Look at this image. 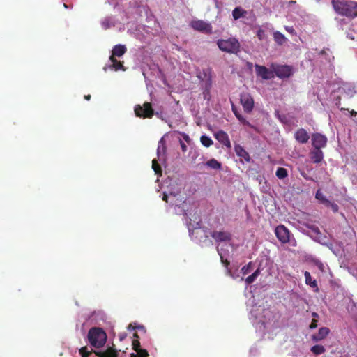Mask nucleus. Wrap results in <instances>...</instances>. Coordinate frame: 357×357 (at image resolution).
Returning a JSON list of instances; mask_svg holds the SVG:
<instances>
[{
    "instance_id": "1",
    "label": "nucleus",
    "mask_w": 357,
    "mask_h": 357,
    "mask_svg": "<svg viewBox=\"0 0 357 357\" xmlns=\"http://www.w3.org/2000/svg\"><path fill=\"white\" fill-rule=\"evenodd\" d=\"M335 12L350 19L357 17V1L351 0H331Z\"/></svg>"
},
{
    "instance_id": "2",
    "label": "nucleus",
    "mask_w": 357,
    "mask_h": 357,
    "mask_svg": "<svg viewBox=\"0 0 357 357\" xmlns=\"http://www.w3.org/2000/svg\"><path fill=\"white\" fill-rule=\"evenodd\" d=\"M88 339L93 347L101 348L105 344L107 335L102 328L93 327L89 331Z\"/></svg>"
},
{
    "instance_id": "3",
    "label": "nucleus",
    "mask_w": 357,
    "mask_h": 357,
    "mask_svg": "<svg viewBox=\"0 0 357 357\" xmlns=\"http://www.w3.org/2000/svg\"><path fill=\"white\" fill-rule=\"evenodd\" d=\"M217 45L221 51L230 54H237L241 47L238 40L234 38L220 39L217 41Z\"/></svg>"
},
{
    "instance_id": "4",
    "label": "nucleus",
    "mask_w": 357,
    "mask_h": 357,
    "mask_svg": "<svg viewBox=\"0 0 357 357\" xmlns=\"http://www.w3.org/2000/svg\"><path fill=\"white\" fill-rule=\"evenodd\" d=\"M135 114L139 118L150 119L154 115V110L150 102H144L143 105H137L135 107Z\"/></svg>"
},
{
    "instance_id": "5",
    "label": "nucleus",
    "mask_w": 357,
    "mask_h": 357,
    "mask_svg": "<svg viewBox=\"0 0 357 357\" xmlns=\"http://www.w3.org/2000/svg\"><path fill=\"white\" fill-rule=\"evenodd\" d=\"M273 74L280 79L289 78L293 74V68L288 65H276L272 66Z\"/></svg>"
},
{
    "instance_id": "6",
    "label": "nucleus",
    "mask_w": 357,
    "mask_h": 357,
    "mask_svg": "<svg viewBox=\"0 0 357 357\" xmlns=\"http://www.w3.org/2000/svg\"><path fill=\"white\" fill-rule=\"evenodd\" d=\"M190 26L194 30L200 32L211 33L212 31V26L211 24L201 20H192L190 22Z\"/></svg>"
},
{
    "instance_id": "7",
    "label": "nucleus",
    "mask_w": 357,
    "mask_h": 357,
    "mask_svg": "<svg viewBox=\"0 0 357 357\" xmlns=\"http://www.w3.org/2000/svg\"><path fill=\"white\" fill-rule=\"evenodd\" d=\"M240 101L245 112L250 113L252 111L254 100L250 93H245L241 94Z\"/></svg>"
},
{
    "instance_id": "8",
    "label": "nucleus",
    "mask_w": 357,
    "mask_h": 357,
    "mask_svg": "<svg viewBox=\"0 0 357 357\" xmlns=\"http://www.w3.org/2000/svg\"><path fill=\"white\" fill-rule=\"evenodd\" d=\"M275 233L282 243H286L289 241L290 237L289 231L284 225H278L275 229Z\"/></svg>"
},
{
    "instance_id": "9",
    "label": "nucleus",
    "mask_w": 357,
    "mask_h": 357,
    "mask_svg": "<svg viewBox=\"0 0 357 357\" xmlns=\"http://www.w3.org/2000/svg\"><path fill=\"white\" fill-rule=\"evenodd\" d=\"M211 236L218 243H228L231 239V234L226 231H213Z\"/></svg>"
},
{
    "instance_id": "10",
    "label": "nucleus",
    "mask_w": 357,
    "mask_h": 357,
    "mask_svg": "<svg viewBox=\"0 0 357 357\" xmlns=\"http://www.w3.org/2000/svg\"><path fill=\"white\" fill-rule=\"evenodd\" d=\"M255 68L257 75L263 79H270L274 77L273 70L258 64H256Z\"/></svg>"
},
{
    "instance_id": "11",
    "label": "nucleus",
    "mask_w": 357,
    "mask_h": 357,
    "mask_svg": "<svg viewBox=\"0 0 357 357\" xmlns=\"http://www.w3.org/2000/svg\"><path fill=\"white\" fill-rule=\"evenodd\" d=\"M312 142L314 149H321L326 146L327 138L324 135L315 133L312 135Z\"/></svg>"
},
{
    "instance_id": "12",
    "label": "nucleus",
    "mask_w": 357,
    "mask_h": 357,
    "mask_svg": "<svg viewBox=\"0 0 357 357\" xmlns=\"http://www.w3.org/2000/svg\"><path fill=\"white\" fill-rule=\"evenodd\" d=\"M215 138L222 145L231 149V144L227 133L223 130H219L214 133Z\"/></svg>"
},
{
    "instance_id": "13",
    "label": "nucleus",
    "mask_w": 357,
    "mask_h": 357,
    "mask_svg": "<svg viewBox=\"0 0 357 357\" xmlns=\"http://www.w3.org/2000/svg\"><path fill=\"white\" fill-rule=\"evenodd\" d=\"M294 138L300 144H306L310 139V135L304 128H299L295 132Z\"/></svg>"
},
{
    "instance_id": "14",
    "label": "nucleus",
    "mask_w": 357,
    "mask_h": 357,
    "mask_svg": "<svg viewBox=\"0 0 357 357\" xmlns=\"http://www.w3.org/2000/svg\"><path fill=\"white\" fill-rule=\"evenodd\" d=\"M311 160L314 163H319L324 158V153L321 149H313L309 153Z\"/></svg>"
},
{
    "instance_id": "15",
    "label": "nucleus",
    "mask_w": 357,
    "mask_h": 357,
    "mask_svg": "<svg viewBox=\"0 0 357 357\" xmlns=\"http://www.w3.org/2000/svg\"><path fill=\"white\" fill-rule=\"evenodd\" d=\"M330 333V329L326 327H322L318 331L317 334L312 336V340L314 342H319L326 337Z\"/></svg>"
},
{
    "instance_id": "16",
    "label": "nucleus",
    "mask_w": 357,
    "mask_h": 357,
    "mask_svg": "<svg viewBox=\"0 0 357 357\" xmlns=\"http://www.w3.org/2000/svg\"><path fill=\"white\" fill-rule=\"evenodd\" d=\"M126 51L127 48L124 45H116L112 49V55L110 56L121 57L126 52Z\"/></svg>"
},
{
    "instance_id": "17",
    "label": "nucleus",
    "mask_w": 357,
    "mask_h": 357,
    "mask_svg": "<svg viewBox=\"0 0 357 357\" xmlns=\"http://www.w3.org/2000/svg\"><path fill=\"white\" fill-rule=\"evenodd\" d=\"M97 357H118L117 351L113 348H108L105 351H95Z\"/></svg>"
},
{
    "instance_id": "18",
    "label": "nucleus",
    "mask_w": 357,
    "mask_h": 357,
    "mask_svg": "<svg viewBox=\"0 0 357 357\" xmlns=\"http://www.w3.org/2000/svg\"><path fill=\"white\" fill-rule=\"evenodd\" d=\"M232 111L234 114H235L236 117L238 119V121L243 125L248 126L251 128H253L254 130L257 131V128L250 123L238 111L237 109L233 106L232 107Z\"/></svg>"
},
{
    "instance_id": "19",
    "label": "nucleus",
    "mask_w": 357,
    "mask_h": 357,
    "mask_svg": "<svg viewBox=\"0 0 357 357\" xmlns=\"http://www.w3.org/2000/svg\"><path fill=\"white\" fill-rule=\"evenodd\" d=\"M234 150L238 156L244 158L247 161H249L250 155L243 146L239 144H236L234 146Z\"/></svg>"
},
{
    "instance_id": "20",
    "label": "nucleus",
    "mask_w": 357,
    "mask_h": 357,
    "mask_svg": "<svg viewBox=\"0 0 357 357\" xmlns=\"http://www.w3.org/2000/svg\"><path fill=\"white\" fill-rule=\"evenodd\" d=\"M109 60L112 62L111 68L114 69L116 71L119 70H125L123 62L118 61L116 57L110 56Z\"/></svg>"
},
{
    "instance_id": "21",
    "label": "nucleus",
    "mask_w": 357,
    "mask_h": 357,
    "mask_svg": "<svg viewBox=\"0 0 357 357\" xmlns=\"http://www.w3.org/2000/svg\"><path fill=\"white\" fill-rule=\"evenodd\" d=\"M247 13L246 10H243L241 7L235 8L232 11V16L235 20H238L241 17H245Z\"/></svg>"
},
{
    "instance_id": "22",
    "label": "nucleus",
    "mask_w": 357,
    "mask_h": 357,
    "mask_svg": "<svg viewBox=\"0 0 357 357\" xmlns=\"http://www.w3.org/2000/svg\"><path fill=\"white\" fill-rule=\"evenodd\" d=\"M273 38L275 42L279 45H283L286 41L285 36L282 33L278 31L273 33Z\"/></svg>"
},
{
    "instance_id": "23",
    "label": "nucleus",
    "mask_w": 357,
    "mask_h": 357,
    "mask_svg": "<svg viewBox=\"0 0 357 357\" xmlns=\"http://www.w3.org/2000/svg\"><path fill=\"white\" fill-rule=\"evenodd\" d=\"M304 277L305 280V284L310 286L311 287H317V282L315 280H312L310 276V274L307 271L304 272Z\"/></svg>"
},
{
    "instance_id": "24",
    "label": "nucleus",
    "mask_w": 357,
    "mask_h": 357,
    "mask_svg": "<svg viewBox=\"0 0 357 357\" xmlns=\"http://www.w3.org/2000/svg\"><path fill=\"white\" fill-rule=\"evenodd\" d=\"M310 351L314 355H321L326 352V349L321 345H314L311 347Z\"/></svg>"
},
{
    "instance_id": "25",
    "label": "nucleus",
    "mask_w": 357,
    "mask_h": 357,
    "mask_svg": "<svg viewBox=\"0 0 357 357\" xmlns=\"http://www.w3.org/2000/svg\"><path fill=\"white\" fill-rule=\"evenodd\" d=\"M206 165L213 169H220L221 168V163L217 160L213 158L207 161Z\"/></svg>"
},
{
    "instance_id": "26",
    "label": "nucleus",
    "mask_w": 357,
    "mask_h": 357,
    "mask_svg": "<svg viewBox=\"0 0 357 357\" xmlns=\"http://www.w3.org/2000/svg\"><path fill=\"white\" fill-rule=\"evenodd\" d=\"M276 176L280 179H283L288 176L287 170L283 167H279L275 172Z\"/></svg>"
},
{
    "instance_id": "27",
    "label": "nucleus",
    "mask_w": 357,
    "mask_h": 357,
    "mask_svg": "<svg viewBox=\"0 0 357 357\" xmlns=\"http://www.w3.org/2000/svg\"><path fill=\"white\" fill-rule=\"evenodd\" d=\"M165 149H166L165 142L164 139L162 138L159 141L158 146V149H157V153H158V157H160L161 153L165 154Z\"/></svg>"
},
{
    "instance_id": "28",
    "label": "nucleus",
    "mask_w": 357,
    "mask_h": 357,
    "mask_svg": "<svg viewBox=\"0 0 357 357\" xmlns=\"http://www.w3.org/2000/svg\"><path fill=\"white\" fill-rule=\"evenodd\" d=\"M252 268V262H249L247 265L243 266L241 270L242 276H241L240 280H242L243 275L248 274L250 272Z\"/></svg>"
},
{
    "instance_id": "29",
    "label": "nucleus",
    "mask_w": 357,
    "mask_h": 357,
    "mask_svg": "<svg viewBox=\"0 0 357 357\" xmlns=\"http://www.w3.org/2000/svg\"><path fill=\"white\" fill-rule=\"evenodd\" d=\"M152 168L157 175H158V176L162 175L161 167L155 159L153 160V161H152Z\"/></svg>"
},
{
    "instance_id": "30",
    "label": "nucleus",
    "mask_w": 357,
    "mask_h": 357,
    "mask_svg": "<svg viewBox=\"0 0 357 357\" xmlns=\"http://www.w3.org/2000/svg\"><path fill=\"white\" fill-rule=\"evenodd\" d=\"M259 270L257 269L252 274H251L250 275H249L248 277L246 278V279H245L246 284H252L256 280V278L259 275Z\"/></svg>"
},
{
    "instance_id": "31",
    "label": "nucleus",
    "mask_w": 357,
    "mask_h": 357,
    "mask_svg": "<svg viewBox=\"0 0 357 357\" xmlns=\"http://www.w3.org/2000/svg\"><path fill=\"white\" fill-rule=\"evenodd\" d=\"M202 144L206 146L209 147L213 144V140L208 136L202 135L200 138Z\"/></svg>"
},
{
    "instance_id": "32",
    "label": "nucleus",
    "mask_w": 357,
    "mask_h": 357,
    "mask_svg": "<svg viewBox=\"0 0 357 357\" xmlns=\"http://www.w3.org/2000/svg\"><path fill=\"white\" fill-rule=\"evenodd\" d=\"M315 197H316V199L319 200L322 204H324L325 205H326V204L330 203V201L325 197V196L323 195V193L319 190H317V192H316Z\"/></svg>"
},
{
    "instance_id": "33",
    "label": "nucleus",
    "mask_w": 357,
    "mask_h": 357,
    "mask_svg": "<svg viewBox=\"0 0 357 357\" xmlns=\"http://www.w3.org/2000/svg\"><path fill=\"white\" fill-rule=\"evenodd\" d=\"M218 251L220 255L222 263L224 264V266L227 268H228V266L229 265V261H228V259L227 258H225L224 249L221 248L220 250H218Z\"/></svg>"
},
{
    "instance_id": "34",
    "label": "nucleus",
    "mask_w": 357,
    "mask_h": 357,
    "mask_svg": "<svg viewBox=\"0 0 357 357\" xmlns=\"http://www.w3.org/2000/svg\"><path fill=\"white\" fill-rule=\"evenodd\" d=\"M134 337H135L136 340H134L132 341V349L137 352L139 350H141L142 349L140 348V342L138 340L139 335H137V333L134 334Z\"/></svg>"
},
{
    "instance_id": "35",
    "label": "nucleus",
    "mask_w": 357,
    "mask_h": 357,
    "mask_svg": "<svg viewBox=\"0 0 357 357\" xmlns=\"http://www.w3.org/2000/svg\"><path fill=\"white\" fill-rule=\"evenodd\" d=\"M79 353L82 355V357H91L93 354V350H89L87 347H84L79 350Z\"/></svg>"
},
{
    "instance_id": "36",
    "label": "nucleus",
    "mask_w": 357,
    "mask_h": 357,
    "mask_svg": "<svg viewBox=\"0 0 357 357\" xmlns=\"http://www.w3.org/2000/svg\"><path fill=\"white\" fill-rule=\"evenodd\" d=\"M137 354H132L131 357H149V354L146 350L141 349L137 351Z\"/></svg>"
},
{
    "instance_id": "37",
    "label": "nucleus",
    "mask_w": 357,
    "mask_h": 357,
    "mask_svg": "<svg viewBox=\"0 0 357 357\" xmlns=\"http://www.w3.org/2000/svg\"><path fill=\"white\" fill-rule=\"evenodd\" d=\"M257 36L259 38V40H263L266 38V35L263 29H259L257 31Z\"/></svg>"
},
{
    "instance_id": "38",
    "label": "nucleus",
    "mask_w": 357,
    "mask_h": 357,
    "mask_svg": "<svg viewBox=\"0 0 357 357\" xmlns=\"http://www.w3.org/2000/svg\"><path fill=\"white\" fill-rule=\"evenodd\" d=\"M326 206L331 207L334 213H336L338 211L339 207H338L337 204H336L335 203L330 202L329 204H326Z\"/></svg>"
},
{
    "instance_id": "39",
    "label": "nucleus",
    "mask_w": 357,
    "mask_h": 357,
    "mask_svg": "<svg viewBox=\"0 0 357 357\" xmlns=\"http://www.w3.org/2000/svg\"><path fill=\"white\" fill-rule=\"evenodd\" d=\"M309 327L310 329L317 328V319H312Z\"/></svg>"
},
{
    "instance_id": "40",
    "label": "nucleus",
    "mask_w": 357,
    "mask_h": 357,
    "mask_svg": "<svg viewBox=\"0 0 357 357\" xmlns=\"http://www.w3.org/2000/svg\"><path fill=\"white\" fill-rule=\"evenodd\" d=\"M340 101H341V98L340 96H337L335 99V105L337 106V107H340Z\"/></svg>"
},
{
    "instance_id": "41",
    "label": "nucleus",
    "mask_w": 357,
    "mask_h": 357,
    "mask_svg": "<svg viewBox=\"0 0 357 357\" xmlns=\"http://www.w3.org/2000/svg\"><path fill=\"white\" fill-rule=\"evenodd\" d=\"M162 199L163 201H165L166 202H168V195L166 192H163Z\"/></svg>"
},
{
    "instance_id": "42",
    "label": "nucleus",
    "mask_w": 357,
    "mask_h": 357,
    "mask_svg": "<svg viewBox=\"0 0 357 357\" xmlns=\"http://www.w3.org/2000/svg\"><path fill=\"white\" fill-rule=\"evenodd\" d=\"M285 29L291 33H293L294 32V29L293 27L286 26Z\"/></svg>"
},
{
    "instance_id": "43",
    "label": "nucleus",
    "mask_w": 357,
    "mask_h": 357,
    "mask_svg": "<svg viewBox=\"0 0 357 357\" xmlns=\"http://www.w3.org/2000/svg\"><path fill=\"white\" fill-rule=\"evenodd\" d=\"M347 90H348V91H347V92L346 91V93H347L349 96H352V95H353V91H352L350 88H348V89H347Z\"/></svg>"
},
{
    "instance_id": "44",
    "label": "nucleus",
    "mask_w": 357,
    "mask_h": 357,
    "mask_svg": "<svg viewBox=\"0 0 357 357\" xmlns=\"http://www.w3.org/2000/svg\"><path fill=\"white\" fill-rule=\"evenodd\" d=\"M312 317L313 319H316L317 318H319V314L317 313H316V312H312Z\"/></svg>"
},
{
    "instance_id": "45",
    "label": "nucleus",
    "mask_w": 357,
    "mask_h": 357,
    "mask_svg": "<svg viewBox=\"0 0 357 357\" xmlns=\"http://www.w3.org/2000/svg\"><path fill=\"white\" fill-rule=\"evenodd\" d=\"M181 147H182V150L183 151H185V150H186V145L184 143H183V142H181Z\"/></svg>"
},
{
    "instance_id": "46",
    "label": "nucleus",
    "mask_w": 357,
    "mask_h": 357,
    "mask_svg": "<svg viewBox=\"0 0 357 357\" xmlns=\"http://www.w3.org/2000/svg\"><path fill=\"white\" fill-rule=\"evenodd\" d=\"M349 112L351 114V116H356L357 115V112H355L354 110H351Z\"/></svg>"
},
{
    "instance_id": "47",
    "label": "nucleus",
    "mask_w": 357,
    "mask_h": 357,
    "mask_svg": "<svg viewBox=\"0 0 357 357\" xmlns=\"http://www.w3.org/2000/svg\"><path fill=\"white\" fill-rule=\"evenodd\" d=\"M91 95H85L84 96V99H86V100H89L91 99Z\"/></svg>"
},
{
    "instance_id": "48",
    "label": "nucleus",
    "mask_w": 357,
    "mask_h": 357,
    "mask_svg": "<svg viewBox=\"0 0 357 357\" xmlns=\"http://www.w3.org/2000/svg\"><path fill=\"white\" fill-rule=\"evenodd\" d=\"M312 230H313L314 232H316V233H319V230L318 227H314L312 228Z\"/></svg>"
},
{
    "instance_id": "49",
    "label": "nucleus",
    "mask_w": 357,
    "mask_h": 357,
    "mask_svg": "<svg viewBox=\"0 0 357 357\" xmlns=\"http://www.w3.org/2000/svg\"><path fill=\"white\" fill-rule=\"evenodd\" d=\"M208 93V91L206 92L204 91V98L206 99V95Z\"/></svg>"
},
{
    "instance_id": "50",
    "label": "nucleus",
    "mask_w": 357,
    "mask_h": 357,
    "mask_svg": "<svg viewBox=\"0 0 357 357\" xmlns=\"http://www.w3.org/2000/svg\"><path fill=\"white\" fill-rule=\"evenodd\" d=\"M340 110H348V109H345V108L341 107Z\"/></svg>"
},
{
    "instance_id": "51",
    "label": "nucleus",
    "mask_w": 357,
    "mask_h": 357,
    "mask_svg": "<svg viewBox=\"0 0 357 357\" xmlns=\"http://www.w3.org/2000/svg\"><path fill=\"white\" fill-rule=\"evenodd\" d=\"M296 1H291L290 3H294Z\"/></svg>"
},
{
    "instance_id": "52",
    "label": "nucleus",
    "mask_w": 357,
    "mask_h": 357,
    "mask_svg": "<svg viewBox=\"0 0 357 357\" xmlns=\"http://www.w3.org/2000/svg\"><path fill=\"white\" fill-rule=\"evenodd\" d=\"M321 54H324V50H322V51L321 52Z\"/></svg>"
}]
</instances>
